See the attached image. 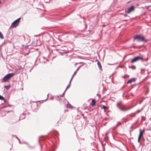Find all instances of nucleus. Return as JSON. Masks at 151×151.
<instances>
[{
  "mask_svg": "<svg viewBox=\"0 0 151 151\" xmlns=\"http://www.w3.org/2000/svg\"><path fill=\"white\" fill-rule=\"evenodd\" d=\"M68 107L69 106V107L70 108H71L72 107V106L69 103H68V104H67Z\"/></svg>",
  "mask_w": 151,
  "mask_h": 151,
  "instance_id": "obj_18",
  "label": "nucleus"
},
{
  "mask_svg": "<svg viewBox=\"0 0 151 151\" xmlns=\"http://www.w3.org/2000/svg\"><path fill=\"white\" fill-rule=\"evenodd\" d=\"M40 139H39V140H38V141H39V142H40Z\"/></svg>",
  "mask_w": 151,
  "mask_h": 151,
  "instance_id": "obj_35",
  "label": "nucleus"
},
{
  "mask_svg": "<svg viewBox=\"0 0 151 151\" xmlns=\"http://www.w3.org/2000/svg\"><path fill=\"white\" fill-rule=\"evenodd\" d=\"M124 16L125 17H127V14H125L124 15Z\"/></svg>",
  "mask_w": 151,
  "mask_h": 151,
  "instance_id": "obj_26",
  "label": "nucleus"
},
{
  "mask_svg": "<svg viewBox=\"0 0 151 151\" xmlns=\"http://www.w3.org/2000/svg\"><path fill=\"white\" fill-rule=\"evenodd\" d=\"M127 18H128V17L129 18V16H127Z\"/></svg>",
  "mask_w": 151,
  "mask_h": 151,
  "instance_id": "obj_39",
  "label": "nucleus"
},
{
  "mask_svg": "<svg viewBox=\"0 0 151 151\" xmlns=\"http://www.w3.org/2000/svg\"><path fill=\"white\" fill-rule=\"evenodd\" d=\"M83 65H81V66H80L74 72V74H75L77 72L78 70L80 68L81 66H82Z\"/></svg>",
  "mask_w": 151,
  "mask_h": 151,
  "instance_id": "obj_17",
  "label": "nucleus"
},
{
  "mask_svg": "<svg viewBox=\"0 0 151 151\" xmlns=\"http://www.w3.org/2000/svg\"><path fill=\"white\" fill-rule=\"evenodd\" d=\"M103 108L104 109H107V107L103 105Z\"/></svg>",
  "mask_w": 151,
  "mask_h": 151,
  "instance_id": "obj_21",
  "label": "nucleus"
},
{
  "mask_svg": "<svg viewBox=\"0 0 151 151\" xmlns=\"http://www.w3.org/2000/svg\"><path fill=\"white\" fill-rule=\"evenodd\" d=\"M97 65H98L99 68L100 69H102L101 66V65L99 61H98V62H97Z\"/></svg>",
  "mask_w": 151,
  "mask_h": 151,
  "instance_id": "obj_9",
  "label": "nucleus"
},
{
  "mask_svg": "<svg viewBox=\"0 0 151 151\" xmlns=\"http://www.w3.org/2000/svg\"><path fill=\"white\" fill-rule=\"evenodd\" d=\"M24 143L25 144H26V145H27L30 148H31V149H32V148H34V147H32V146H30L29 145V143H28L27 142H24Z\"/></svg>",
  "mask_w": 151,
  "mask_h": 151,
  "instance_id": "obj_12",
  "label": "nucleus"
},
{
  "mask_svg": "<svg viewBox=\"0 0 151 151\" xmlns=\"http://www.w3.org/2000/svg\"><path fill=\"white\" fill-rule=\"evenodd\" d=\"M136 81L135 78H132L127 82V83H131L132 82H134Z\"/></svg>",
  "mask_w": 151,
  "mask_h": 151,
  "instance_id": "obj_7",
  "label": "nucleus"
},
{
  "mask_svg": "<svg viewBox=\"0 0 151 151\" xmlns=\"http://www.w3.org/2000/svg\"><path fill=\"white\" fill-rule=\"evenodd\" d=\"M123 21H125V22H127V20H123Z\"/></svg>",
  "mask_w": 151,
  "mask_h": 151,
  "instance_id": "obj_31",
  "label": "nucleus"
},
{
  "mask_svg": "<svg viewBox=\"0 0 151 151\" xmlns=\"http://www.w3.org/2000/svg\"><path fill=\"white\" fill-rule=\"evenodd\" d=\"M75 74H74H74L72 76L71 78V79H73V77Z\"/></svg>",
  "mask_w": 151,
  "mask_h": 151,
  "instance_id": "obj_25",
  "label": "nucleus"
},
{
  "mask_svg": "<svg viewBox=\"0 0 151 151\" xmlns=\"http://www.w3.org/2000/svg\"><path fill=\"white\" fill-rule=\"evenodd\" d=\"M117 106L120 110L123 111H126L130 109V108H127L125 106L121 101L117 103Z\"/></svg>",
  "mask_w": 151,
  "mask_h": 151,
  "instance_id": "obj_1",
  "label": "nucleus"
},
{
  "mask_svg": "<svg viewBox=\"0 0 151 151\" xmlns=\"http://www.w3.org/2000/svg\"><path fill=\"white\" fill-rule=\"evenodd\" d=\"M147 59H145V60L146 61H147Z\"/></svg>",
  "mask_w": 151,
  "mask_h": 151,
  "instance_id": "obj_37",
  "label": "nucleus"
},
{
  "mask_svg": "<svg viewBox=\"0 0 151 151\" xmlns=\"http://www.w3.org/2000/svg\"><path fill=\"white\" fill-rule=\"evenodd\" d=\"M141 138L140 137H138V142H140V139Z\"/></svg>",
  "mask_w": 151,
  "mask_h": 151,
  "instance_id": "obj_23",
  "label": "nucleus"
},
{
  "mask_svg": "<svg viewBox=\"0 0 151 151\" xmlns=\"http://www.w3.org/2000/svg\"><path fill=\"white\" fill-rule=\"evenodd\" d=\"M70 84H68V85L67 86V87L65 90L66 91V90L70 87Z\"/></svg>",
  "mask_w": 151,
  "mask_h": 151,
  "instance_id": "obj_19",
  "label": "nucleus"
},
{
  "mask_svg": "<svg viewBox=\"0 0 151 151\" xmlns=\"http://www.w3.org/2000/svg\"><path fill=\"white\" fill-rule=\"evenodd\" d=\"M92 104H91V106H95V105L96 102L94 100H93V99L92 100Z\"/></svg>",
  "mask_w": 151,
  "mask_h": 151,
  "instance_id": "obj_11",
  "label": "nucleus"
},
{
  "mask_svg": "<svg viewBox=\"0 0 151 151\" xmlns=\"http://www.w3.org/2000/svg\"><path fill=\"white\" fill-rule=\"evenodd\" d=\"M125 75H124V76H123L122 77L123 78H124V77H125Z\"/></svg>",
  "mask_w": 151,
  "mask_h": 151,
  "instance_id": "obj_34",
  "label": "nucleus"
},
{
  "mask_svg": "<svg viewBox=\"0 0 151 151\" xmlns=\"http://www.w3.org/2000/svg\"><path fill=\"white\" fill-rule=\"evenodd\" d=\"M129 68H131L132 69L134 70L136 69V66L134 65H132L131 66H129Z\"/></svg>",
  "mask_w": 151,
  "mask_h": 151,
  "instance_id": "obj_13",
  "label": "nucleus"
},
{
  "mask_svg": "<svg viewBox=\"0 0 151 151\" xmlns=\"http://www.w3.org/2000/svg\"><path fill=\"white\" fill-rule=\"evenodd\" d=\"M136 40L137 42H146L147 40L145 39L144 37L141 35H137L134 37V41Z\"/></svg>",
  "mask_w": 151,
  "mask_h": 151,
  "instance_id": "obj_2",
  "label": "nucleus"
},
{
  "mask_svg": "<svg viewBox=\"0 0 151 151\" xmlns=\"http://www.w3.org/2000/svg\"><path fill=\"white\" fill-rule=\"evenodd\" d=\"M81 63V64L84 63H83V62H80V63Z\"/></svg>",
  "mask_w": 151,
  "mask_h": 151,
  "instance_id": "obj_32",
  "label": "nucleus"
},
{
  "mask_svg": "<svg viewBox=\"0 0 151 151\" xmlns=\"http://www.w3.org/2000/svg\"><path fill=\"white\" fill-rule=\"evenodd\" d=\"M135 9L134 6L133 5L131 6L130 7L128 8V9H125V12L129 14L131 12L134 11Z\"/></svg>",
  "mask_w": 151,
  "mask_h": 151,
  "instance_id": "obj_5",
  "label": "nucleus"
},
{
  "mask_svg": "<svg viewBox=\"0 0 151 151\" xmlns=\"http://www.w3.org/2000/svg\"><path fill=\"white\" fill-rule=\"evenodd\" d=\"M4 99V98L3 96L0 95V100H3Z\"/></svg>",
  "mask_w": 151,
  "mask_h": 151,
  "instance_id": "obj_20",
  "label": "nucleus"
},
{
  "mask_svg": "<svg viewBox=\"0 0 151 151\" xmlns=\"http://www.w3.org/2000/svg\"><path fill=\"white\" fill-rule=\"evenodd\" d=\"M66 91L65 90V91H64V92L63 93V94H62V95L60 96H62V97H63V96L65 94V92Z\"/></svg>",
  "mask_w": 151,
  "mask_h": 151,
  "instance_id": "obj_22",
  "label": "nucleus"
},
{
  "mask_svg": "<svg viewBox=\"0 0 151 151\" xmlns=\"http://www.w3.org/2000/svg\"><path fill=\"white\" fill-rule=\"evenodd\" d=\"M0 38L2 39H3L4 38V37L2 34L0 32Z\"/></svg>",
  "mask_w": 151,
  "mask_h": 151,
  "instance_id": "obj_14",
  "label": "nucleus"
},
{
  "mask_svg": "<svg viewBox=\"0 0 151 151\" xmlns=\"http://www.w3.org/2000/svg\"><path fill=\"white\" fill-rule=\"evenodd\" d=\"M122 124V123L120 122H118L117 123V124L116 125V128L118 127V126H119V125H121Z\"/></svg>",
  "mask_w": 151,
  "mask_h": 151,
  "instance_id": "obj_16",
  "label": "nucleus"
},
{
  "mask_svg": "<svg viewBox=\"0 0 151 151\" xmlns=\"http://www.w3.org/2000/svg\"><path fill=\"white\" fill-rule=\"evenodd\" d=\"M14 75V73H9L5 76L3 79V82H6L9 79L11 78Z\"/></svg>",
  "mask_w": 151,
  "mask_h": 151,
  "instance_id": "obj_3",
  "label": "nucleus"
},
{
  "mask_svg": "<svg viewBox=\"0 0 151 151\" xmlns=\"http://www.w3.org/2000/svg\"><path fill=\"white\" fill-rule=\"evenodd\" d=\"M72 80V79H71V78L70 80V82L69 83V84H70V83H71V82Z\"/></svg>",
  "mask_w": 151,
  "mask_h": 151,
  "instance_id": "obj_27",
  "label": "nucleus"
},
{
  "mask_svg": "<svg viewBox=\"0 0 151 151\" xmlns=\"http://www.w3.org/2000/svg\"><path fill=\"white\" fill-rule=\"evenodd\" d=\"M21 19V18H19L14 21L12 24V26L14 27H15L17 26L19 23Z\"/></svg>",
  "mask_w": 151,
  "mask_h": 151,
  "instance_id": "obj_6",
  "label": "nucleus"
},
{
  "mask_svg": "<svg viewBox=\"0 0 151 151\" xmlns=\"http://www.w3.org/2000/svg\"><path fill=\"white\" fill-rule=\"evenodd\" d=\"M144 129H143L142 131H140L139 137L141 138L143 136V133L144 132Z\"/></svg>",
  "mask_w": 151,
  "mask_h": 151,
  "instance_id": "obj_8",
  "label": "nucleus"
},
{
  "mask_svg": "<svg viewBox=\"0 0 151 151\" xmlns=\"http://www.w3.org/2000/svg\"><path fill=\"white\" fill-rule=\"evenodd\" d=\"M103 26H105V25H104V24H103Z\"/></svg>",
  "mask_w": 151,
  "mask_h": 151,
  "instance_id": "obj_40",
  "label": "nucleus"
},
{
  "mask_svg": "<svg viewBox=\"0 0 151 151\" xmlns=\"http://www.w3.org/2000/svg\"><path fill=\"white\" fill-rule=\"evenodd\" d=\"M140 60H143V58H142V57L139 56H137L136 57H134L133 59H132L131 61V63H133L136 62H137Z\"/></svg>",
  "mask_w": 151,
  "mask_h": 151,
  "instance_id": "obj_4",
  "label": "nucleus"
},
{
  "mask_svg": "<svg viewBox=\"0 0 151 151\" xmlns=\"http://www.w3.org/2000/svg\"><path fill=\"white\" fill-rule=\"evenodd\" d=\"M40 146H41V150H42V146L41 145H40Z\"/></svg>",
  "mask_w": 151,
  "mask_h": 151,
  "instance_id": "obj_33",
  "label": "nucleus"
},
{
  "mask_svg": "<svg viewBox=\"0 0 151 151\" xmlns=\"http://www.w3.org/2000/svg\"><path fill=\"white\" fill-rule=\"evenodd\" d=\"M19 120V119H18L16 121L14 122L15 123H16Z\"/></svg>",
  "mask_w": 151,
  "mask_h": 151,
  "instance_id": "obj_30",
  "label": "nucleus"
},
{
  "mask_svg": "<svg viewBox=\"0 0 151 151\" xmlns=\"http://www.w3.org/2000/svg\"><path fill=\"white\" fill-rule=\"evenodd\" d=\"M109 65H113V64H108Z\"/></svg>",
  "mask_w": 151,
  "mask_h": 151,
  "instance_id": "obj_38",
  "label": "nucleus"
},
{
  "mask_svg": "<svg viewBox=\"0 0 151 151\" xmlns=\"http://www.w3.org/2000/svg\"><path fill=\"white\" fill-rule=\"evenodd\" d=\"M143 109V108H142L140 110H138L137 111L138 112V113L140 112Z\"/></svg>",
  "mask_w": 151,
  "mask_h": 151,
  "instance_id": "obj_24",
  "label": "nucleus"
},
{
  "mask_svg": "<svg viewBox=\"0 0 151 151\" xmlns=\"http://www.w3.org/2000/svg\"><path fill=\"white\" fill-rule=\"evenodd\" d=\"M39 36V35H35L34 36V37H37V36Z\"/></svg>",
  "mask_w": 151,
  "mask_h": 151,
  "instance_id": "obj_29",
  "label": "nucleus"
},
{
  "mask_svg": "<svg viewBox=\"0 0 151 151\" xmlns=\"http://www.w3.org/2000/svg\"><path fill=\"white\" fill-rule=\"evenodd\" d=\"M25 116L23 114H21L19 117V118H21V119H23L25 118Z\"/></svg>",
  "mask_w": 151,
  "mask_h": 151,
  "instance_id": "obj_10",
  "label": "nucleus"
},
{
  "mask_svg": "<svg viewBox=\"0 0 151 151\" xmlns=\"http://www.w3.org/2000/svg\"><path fill=\"white\" fill-rule=\"evenodd\" d=\"M16 138L18 140H19V139L18 138V137H17L16 136Z\"/></svg>",
  "mask_w": 151,
  "mask_h": 151,
  "instance_id": "obj_28",
  "label": "nucleus"
},
{
  "mask_svg": "<svg viewBox=\"0 0 151 151\" xmlns=\"http://www.w3.org/2000/svg\"><path fill=\"white\" fill-rule=\"evenodd\" d=\"M19 142L20 143H21V142H20V140H19Z\"/></svg>",
  "mask_w": 151,
  "mask_h": 151,
  "instance_id": "obj_36",
  "label": "nucleus"
},
{
  "mask_svg": "<svg viewBox=\"0 0 151 151\" xmlns=\"http://www.w3.org/2000/svg\"><path fill=\"white\" fill-rule=\"evenodd\" d=\"M4 88H6L7 89H9L10 88V86L8 85V86H4Z\"/></svg>",
  "mask_w": 151,
  "mask_h": 151,
  "instance_id": "obj_15",
  "label": "nucleus"
}]
</instances>
